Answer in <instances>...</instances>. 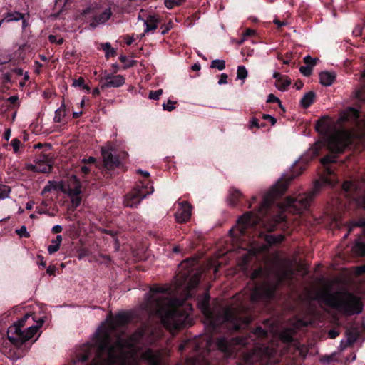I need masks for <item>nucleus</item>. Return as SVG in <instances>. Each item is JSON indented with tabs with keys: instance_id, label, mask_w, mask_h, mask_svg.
Returning <instances> with one entry per match:
<instances>
[{
	"instance_id": "bf43d9fd",
	"label": "nucleus",
	"mask_w": 365,
	"mask_h": 365,
	"mask_svg": "<svg viewBox=\"0 0 365 365\" xmlns=\"http://www.w3.org/2000/svg\"><path fill=\"white\" fill-rule=\"evenodd\" d=\"M252 127H257V128H259V121L256 118H253L252 120H251V123H250V128H252Z\"/></svg>"
},
{
	"instance_id": "b1692460",
	"label": "nucleus",
	"mask_w": 365,
	"mask_h": 365,
	"mask_svg": "<svg viewBox=\"0 0 365 365\" xmlns=\"http://www.w3.org/2000/svg\"><path fill=\"white\" fill-rule=\"evenodd\" d=\"M294 333H295L294 329L287 328V329H284L281 332L280 337L283 341L289 343V342L292 341Z\"/></svg>"
},
{
	"instance_id": "c756f323",
	"label": "nucleus",
	"mask_w": 365,
	"mask_h": 365,
	"mask_svg": "<svg viewBox=\"0 0 365 365\" xmlns=\"http://www.w3.org/2000/svg\"><path fill=\"white\" fill-rule=\"evenodd\" d=\"M210 67L212 68H217L219 71H222L225 68V61L221 59H215L211 62Z\"/></svg>"
},
{
	"instance_id": "f257e3e1",
	"label": "nucleus",
	"mask_w": 365,
	"mask_h": 365,
	"mask_svg": "<svg viewBox=\"0 0 365 365\" xmlns=\"http://www.w3.org/2000/svg\"><path fill=\"white\" fill-rule=\"evenodd\" d=\"M129 316L124 312L118 313L108 319L106 326L98 329L93 344H84L77 354V361H85L95 351L96 356L91 365H139L140 360L148 365H160L161 354L159 351L147 349L138 357V350L135 346L143 344L145 334L144 328L137 329L127 339L121 336L116 338L113 344L110 336L114 331L129 322Z\"/></svg>"
},
{
	"instance_id": "f3484780",
	"label": "nucleus",
	"mask_w": 365,
	"mask_h": 365,
	"mask_svg": "<svg viewBox=\"0 0 365 365\" xmlns=\"http://www.w3.org/2000/svg\"><path fill=\"white\" fill-rule=\"evenodd\" d=\"M273 78L276 79L275 86L280 91H285L291 84L290 78L279 73L274 72L273 73Z\"/></svg>"
},
{
	"instance_id": "4d7b16f0",
	"label": "nucleus",
	"mask_w": 365,
	"mask_h": 365,
	"mask_svg": "<svg viewBox=\"0 0 365 365\" xmlns=\"http://www.w3.org/2000/svg\"><path fill=\"white\" fill-rule=\"evenodd\" d=\"M19 98L17 96H12L8 98L7 101L10 103L14 104L18 102Z\"/></svg>"
},
{
	"instance_id": "6e6d98bb",
	"label": "nucleus",
	"mask_w": 365,
	"mask_h": 365,
	"mask_svg": "<svg viewBox=\"0 0 365 365\" xmlns=\"http://www.w3.org/2000/svg\"><path fill=\"white\" fill-rule=\"evenodd\" d=\"M54 188V185L52 184L47 185L44 187L43 190H42V194H44L46 192H51Z\"/></svg>"
},
{
	"instance_id": "c03bdc74",
	"label": "nucleus",
	"mask_w": 365,
	"mask_h": 365,
	"mask_svg": "<svg viewBox=\"0 0 365 365\" xmlns=\"http://www.w3.org/2000/svg\"><path fill=\"white\" fill-rule=\"evenodd\" d=\"M71 198L73 206L77 207L78 206L80 205L81 199L79 195L71 196Z\"/></svg>"
},
{
	"instance_id": "0e129e2a",
	"label": "nucleus",
	"mask_w": 365,
	"mask_h": 365,
	"mask_svg": "<svg viewBox=\"0 0 365 365\" xmlns=\"http://www.w3.org/2000/svg\"><path fill=\"white\" fill-rule=\"evenodd\" d=\"M68 0H56V6H63Z\"/></svg>"
},
{
	"instance_id": "69168bd1",
	"label": "nucleus",
	"mask_w": 365,
	"mask_h": 365,
	"mask_svg": "<svg viewBox=\"0 0 365 365\" xmlns=\"http://www.w3.org/2000/svg\"><path fill=\"white\" fill-rule=\"evenodd\" d=\"M274 23L278 26V27H281V26H285L287 24V22L285 21H280L277 19H275L274 20Z\"/></svg>"
},
{
	"instance_id": "ea45409f",
	"label": "nucleus",
	"mask_w": 365,
	"mask_h": 365,
	"mask_svg": "<svg viewBox=\"0 0 365 365\" xmlns=\"http://www.w3.org/2000/svg\"><path fill=\"white\" fill-rule=\"evenodd\" d=\"M48 40H49V41L51 43H56L58 45H61L63 42V38H58L57 36H55V35H49Z\"/></svg>"
},
{
	"instance_id": "6e6552de",
	"label": "nucleus",
	"mask_w": 365,
	"mask_h": 365,
	"mask_svg": "<svg viewBox=\"0 0 365 365\" xmlns=\"http://www.w3.org/2000/svg\"><path fill=\"white\" fill-rule=\"evenodd\" d=\"M31 318L34 321V317L30 314H26L21 319L15 322L8 328V339L15 345H19L31 339L37 332L38 329L43 325L44 320L41 318L36 321V325H30L23 330L25 322Z\"/></svg>"
},
{
	"instance_id": "8fccbe9b",
	"label": "nucleus",
	"mask_w": 365,
	"mask_h": 365,
	"mask_svg": "<svg viewBox=\"0 0 365 365\" xmlns=\"http://www.w3.org/2000/svg\"><path fill=\"white\" fill-rule=\"evenodd\" d=\"M339 334V331L336 330V329H331L328 331V335L329 336V338L331 339H335L336 338Z\"/></svg>"
},
{
	"instance_id": "2eb2a0df",
	"label": "nucleus",
	"mask_w": 365,
	"mask_h": 365,
	"mask_svg": "<svg viewBox=\"0 0 365 365\" xmlns=\"http://www.w3.org/2000/svg\"><path fill=\"white\" fill-rule=\"evenodd\" d=\"M179 208L175 214L176 220L178 222H185L187 221L192 214V206L186 201L178 202Z\"/></svg>"
},
{
	"instance_id": "680f3d73",
	"label": "nucleus",
	"mask_w": 365,
	"mask_h": 365,
	"mask_svg": "<svg viewBox=\"0 0 365 365\" xmlns=\"http://www.w3.org/2000/svg\"><path fill=\"white\" fill-rule=\"evenodd\" d=\"M254 33H255L254 30L247 29L243 34V36L246 38L247 36L252 35Z\"/></svg>"
},
{
	"instance_id": "13d9d810",
	"label": "nucleus",
	"mask_w": 365,
	"mask_h": 365,
	"mask_svg": "<svg viewBox=\"0 0 365 365\" xmlns=\"http://www.w3.org/2000/svg\"><path fill=\"white\" fill-rule=\"evenodd\" d=\"M56 270V268L53 266H49L48 268H47V270H46V272L49 274V275H53L54 274Z\"/></svg>"
},
{
	"instance_id": "aec40b11",
	"label": "nucleus",
	"mask_w": 365,
	"mask_h": 365,
	"mask_svg": "<svg viewBox=\"0 0 365 365\" xmlns=\"http://www.w3.org/2000/svg\"><path fill=\"white\" fill-rule=\"evenodd\" d=\"M62 242V236L58 235L55 239L52 240L51 245L48 247V252L49 255H53L56 252L61 246Z\"/></svg>"
},
{
	"instance_id": "4be33fe9",
	"label": "nucleus",
	"mask_w": 365,
	"mask_h": 365,
	"mask_svg": "<svg viewBox=\"0 0 365 365\" xmlns=\"http://www.w3.org/2000/svg\"><path fill=\"white\" fill-rule=\"evenodd\" d=\"M315 98V93L313 91H309L304 94V96L301 99V106L303 108H308L314 102Z\"/></svg>"
},
{
	"instance_id": "09e8293b",
	"label": "nucleus",
	"mask_w": 365,
	"mask_h": 365,
	"mask_svg": "<svg viewBox=\"0 0 365 365\" xmlns=\"http://www.w3.org/2000/svg\"><path fill=\"white\" fill-rule=\"evenodd\" d=\"M308 325V322H305L302 319H297L295 322V327L296 328H300L302 327H306Z\"/></svg>"
},
{
	"instance_id": "0eeeda50",
	"label": "nucleus",
	"mask_w": 365,
	"mask_h": 365,
	"mask_svg": "<svg viewBox=\"0 0 365 365\" xmlns=\"http://www.w3.org/2000/svg\"><path fill=\"white\" fill-rule=\"evenodd\" d=\"M324 300L329 307L347 316L359 314L363 310L361 299L350 292L327 293Z\"/></svg>"
},
{
	"instance_id": "f03ea898",
	"label": "nucleus",
	"mask_w": 365,
	"mask_h": 365,
	"mask_svg": "<svg viewBox=\"0 0 365 365\" xmlns=\"http://www.w3.org/2000/svg\"><path fill=\"white\" fill-rule=\"evenodd\" d=\"M294 178L295 175L283 176L264 196L262 203L258 210L256 212L252 211L245 213L238 219L237 225L230 230V234L236 240H244L243 237L247 234V230L260 222L267 230L273 231L277 224L285 220L284 211L294 214L301 213L309 207L314 197L319 193L324 185L333 187L337 182L331 177H322L320 180L315 182L313 189L309 192L299 194L294 198L287 197L284 202L277 205L279 212L276 215L269 216L268 212L274 199L284 193L289 182Z\"/></svg>"
},
{
	"instance_id": "f8f14e48",
	"label": "nucleus",
	"mask_w": 365,
	"mask_h": 365,
	"mask_svg": "<svg viewBox=\"0 0 365 365\" xmlns=\"http://www.w3.org/2000/svg\"><path fill=\"white\" fill-rule=\"evenodd\" d=\"M180 277L184 278L183 282H179L178 287H180L185 284V299H186L192 296L191 291L194 289L199 284L200 279V274L195 272L192 274L187 275V272L181 274Z\"/></svg>"
},
{
	"instance_id": "cd10ccee",
	"label": "nucleus",
	"mask_w": 365,
	"mask_h": 365,
	"mask_svg": "<svg viewBox=\"0 0 365 365\" xmlns=\"http://www.w3.org/2000/svg\"><path fill=\"white\" fill-rule=\"evenodd\" d=\"M102 49L105 51V56L106 58L116 55V51L111 47V44L108 42L101 44Z\"/></svg>"
},
{
	"instance_id": "ddd939ff",
	"label": "nucleus",
	"mask_w": 365,
	"mask_h": 365,
	"mask_svg": "<svg viewBox=\"0 0 365 365\" xmlns=\"http://www.w3.org/2000/svg\"><path fill=\"white\" fill-rule=\"evenodd\" d=\"M242 339L235 337L231 340H227L225 337L218 338L216 341L217 348L225 354L226 356H230L234 352L233 346L235 344H244Z\"/></svg>"
},
{
	"instance_id": "a878e982",
	"label": "nucleus",
	"mask_w": 365,
	"mask_h": 365,
	"mask_svg": "<svg viewBox=\"0 0 365 365\" xmlns=\"http://www.w3.org/2000/svg\"><path fill=\"white\" fill-rule=\"evenodd\" d=\"M343 190L346 193L347 197L354 199V196L351 194L352 190L356 189V185L351 181H346L342 185Z\"/></svg>"
},
{
	"instance_id": "7ed1b4c3",
	"label": "nucleus",
	"mask_w": 365,
	"mask_h": 365,
	"mask_svg": "<svg viewBox=\"0 0 365 365\" xmlns=\"http://www.w3.org/2000/svg\"><path fill=\"white\" fill-rule=\"evenodd\" d=\"M168 289L155 287L145 294V303L143 309L150 314H156L163 325L170 331L180 329L190 324V304H182L178 299L170 297Z\"/></svg>"
},
{
	"instance_id": "393cba45",
	"label": "nucleus",
	"mask_w": 365,
	"mask_h": 365,
	"mask_svg": "<svg viewBox=\"0 0 365 365\" xmlns=\"http://www.w3.org/2000/svg\"><path fill=\"white\" fill-rule=\"evenodd\" d=\"M24 19V14L19 11L8 12L4 18L2 19L4 21L11 22L13 21H19Z\"/></svg>"
},
{
	"instance_id": "603ef678",
	"label": "nucleus",
	"mask_w": 365,
	"mask_h": 365,
	"mask_svg": "<svg viewBox=\"0 0 365 365\" xmlns=\"http://www.w3.org/2000/svg\"><path fill=\"white\" fill-rule=\"evenodd\" d=\"M327 128V125L324 122H319L317 125V129L318 130H321L322 131H326Z\"/></svg>"
},
{
	"instance_id": "473e14b6",
	"label": "nucleus",
	"mask_w": 365,
	"mask_h": 365,
	"mask_svg": "<svg viewBox=\"0 0 365 365\" xmlns=\"http://www.w3.org/2000/svg\"><path fill=\"white\" fill-rule=\"evenodd\" d=\"M185 1V0H165V5L168 9H171L181 5Z\"/></svg>"
},
{
	"instance_id": "e433bc0d",
	"label": "nucleus",
	"mask_w": 365,
	"mask_h": 365,
	"mask_svg": "<svg viewBox=\"0 0 365 365\" xmlns=\"http://www.w3.org/2000/svg\"><path fill=\"white\" fill-rule=\"evenodd\" d=\"M304 62L306 66H310L313 68L316 64L317 58H313L309 55H307L304 58Z\"/></svg>"
},
{
	"instance_id": "9b49d317",
	"label": "nucleus",
	"mask_w": 365,
	"mask_h": 365,
	"mask_svg": "<svg viewBox=\"0 0 365 365\" xmlns=\"http://www.w3.org/2000/svg\"><path fill=\"white\" fill-rule=\"evenodd\" d=\"M53 163L51 156L42 154L34 160V163H26L25 168L27 170L35 173H48L52 170Z\"/></svg>"
},
{
	"instance_id": "3c124183",
	"label": "nucleus",
	"mask_w": 365,
	"mask_h": 365,
	"mask_svg": "<svg viewBox=\"0 0 365 365\" xmlns=\"http://www.w3.org/2000/svg\"><path fill=\"white\" fill-rule=\"evenodd\" d=\"M84 83V80L83 78L80 77L78 79L73 81V86H82Z\"/></svg>"
},
{
	"instance_id": "e2e57ef3",
	"label": "nucleus",
	"mask_w": 365,
	"mask_h": 365,
	"mask_svg": "<svg viewBox=\"0 0 365 365\" xmlns=\"http://www.w3.org/2000/svg\"><path fill=\"white\" fill-rule=\"evenodd\" d=\"M34 205V202L33 200H30L26 204V209L30 210L33 208Z\"/></svg>"
},
{
	"instance_id": "4c0bfd02",
	"label": "nucleus",
	"mask_w": 365,
	"mask_h": 365,
	"mask_svg": "<svg viewBox=\"0 0 365 365\" xmlns=\"http://www.w3.org/2000/svg\"><path fill=\"white\" fill-rule=\"evenodd\" d=\"M162 93H163V90L162 89H158V90H156V91H152L149 93V98L150 99L157 100L162 95Z\"/></svg>"
},
{
	"instance_id": "c9c22d12",
	"label": "nucleus",
	"mask_w": 365,
	"mask_h": 365,
	"mask_svg": "<svg viewBox=\"0 0 365 365\" xmlns=\"http://www.w3.org/2000/svg\"><path fill=\"white\" fill-rule=\"evenodd\" d=\"M16 232L20 237H29V233L26 230V226L23 225L19 229L16 230Z\"/></svg>"
},
{
	"instance_id": "1a4fd4ad",
	"label": "nucleus",
	"mask_w": 365,
	"mask_h": 365,
	"mask_svg": "<svg viewBox=\"0 0 365 365\" xmlns=\"http://www.w3.org/2000/svg\"><path fill=\"white\" fill-rule=\"evenodd\" d=\"M81 15L89 21L90 26L95 29L98 25L105 24L110 18L112 11L110 7L102 9L96 4L84 9Z\"/></svg>"
},
{
	"instance_id": "37998d69",
	"label": "nucleus",
	"mask_w": 365,
	"mask_h": 365,
	"mask_svg": "<svg viewBox=\"0 0 365 365\" xmlns=\"http://www.w3.org/2000/svg\"><path fill=\"white\" fill-rule=\"evenodd\" d=\"M175 103V102H173L170 100H168L166 103H163V109L165 110L171 111L175 108V106H174Z\"/></svg>"
},
{
	"instance_id": "5fc2aeb1",
	"label": "nucleus",
	"mask_w": 365,
	"mask_h": 365,
	"mask_svg": "<svg viewBox=\"0 0 365 365\" xmlns=\"http://www.w3.org/2000/svg\"><path fill=\"white\" fill-rule=\"evenodd\" d=\"M356 202H357V204H358L359 206H361L364 209H365V195H364V196H362V197H359V198L356 200Z\"/></svg>"
},
{
	"instance_id": "5701e85b",
	"label": "nucleus",
	"mask_w": 365,
	"mask_h": 365,
	"mask_svg": "<svg viewBox=\"0 0 365 365\" xmlns=\"http://www.w3.org/2000/svg\"><path fill=\"white\" fill-rule=\"evenodd\" d=\"M66 115V106L64 103L57 108L55 111L53 121L56 123H63Z\"/></svg>"
},
{
	"instance_id": "79ce46f5",
	"label": "nucleus",
	"mask_w": 365,
	"mask_h": 365,
	"mask_svg": "<svg viewBox=\"0 0 365 365\" xmlns=\"http://www.w3.org/2000/svg\"><path fill=\"white\" fill-rule=\"evenodd\" d=\"M81 192V189L80 185H76L73 188L69 190V195L70 196H76L79 195Z\"/></svg>"
},
{
	"instance_id": "6ab92c4d",
	"label": "nucleus",
	"mask_w": 365,
	"mask_h": 365,
	"mask_svg": "<svg viewBox=\"0 0 365 365\" xmlns=\"http://www.w3.org/2000/svg\"><path fill=\"white\" fill-rule=\"evenodd\" d=\"M144 25L145 26V29L143 35L157 29L158 19L155 16H149L147 20L144 21Z\"/></svg>"
},
{
	"instance_id": "39448f33",
	"label": "nucleus",
	"mask_w": 365,
	"mask_h": 365,
	"mask_svg": "<svg viewBox=\"0 0 365 365\" xmlns=\"http://www.w3.org/2000/svg\"><path fill=\"white\" fill-rule=\"evenodd\" d=\"M354 134L345 129H337L329 133L324 140L315 143L309 150L311 157L317 156L320 150L327 146L331 155H327L321 159L322 164L325 167V173L331 175L333 172L327 165L336 161L337 155L343 153L351 143Z\"/></svg>"
},
{
	"instance_id": "412c9836",
	"label": "nucleus",
	"mask_w": 365,
	"mask_h": 365,
	"mask_svg": "<svg viewBox=\"0 0 365 365\" xmlns=\"http://www.w3.org/2000/svg\"><path fill=\"white\" fill-rule=\"evenodd\" d=\"M352 252L357 256L365 255V243L362 242L360 239H357L355 241L354 245L352 247Z\"/></svg>"
},
{
	"instance_id": "a18cd8bd",
	"label": "nucleus",
	"mask_w": 365,
	"mask_h": 365,
	"mask_svg": "<svg viewBox=\"0 0 365 365\" xmlns=\"http://www.w3.org/2000/svg\"><path fill=\"white\" fill-rule=\"evenodd\" d=\"M254 334L259 336H265L267 334V331L263 329L262 327H257L255 329Z\"/></svg>"
},
{
	"instance_id": "49530a36",
	"label": "nucleus",
	"mask_w": 365,
	"mask_h": 365,
	"mask_svg": "<svg viewBox=\"0 0 365 365\" xmlns=\"http://www.w3.org/2000/svg\"><path fill=\"white\" fill-rule=\"evenodd\" d=\"M263 119L269 120L272 125H274L277 122L276 118L269 114H264Z\"/></svg>"
},
{
	"instance_id": "864d4df0",
	"label": "nucleus",
	"mask_w": 365,
	"mask_h": 365,
	"mask_svg": "<svg viewBox=\"0 0 365 365\" xmlns=\"http://www.w3.org/2000/svg\"><path fill=\"white\" fill-rule=\"evenodd\" d=\"M62 230H63L62 226L60 225H54L51 229V231L53 233H60L62 232Z\"/></svg>"
},
{
	"instance_id": "c85d7f7f",
	"label": "nucleus",
	"mask_w": 365,
	"mask_h": 365,
	"mask_svg": "<svg viewBox=\"0 0 365 365\" xmlns=\"http://www.w3.org/2000/svg\"><path fill=\"white\" fill-rule=\"evenodd\" d=\"M241 195H242V194L238 190L232 188L230 190V197H229L230 204L232 205H235L237 202V200L241 197Z\"/></svg>"
},
{
	"instance_id": "f704fd0d",
	"label": "nucleus",
	"mask_w": 365,
	"mask_h": 365,
	"mask_svg": "<svg viewBox=\"0 0 365 365\" xmlns=\"http://www.w3.org/2000/svg\"><path fill=\"white\" fill-rule=\"evenodd\" d=\"M300 73L304 76H309L312 73V68L310 66H303L299 68Z\"/></svg>"
},
{
	"instance_id": "72a5a7b5",
	"label": "nucleus",
	"mask_w": 365,
	"mask_h": 365,
	"mask_svg": "<svg viewBox=\"0 0 365 365\" xmlns=\"http://www.w3.org/2000/svg\"><path fill=\"white\" fill-rule=\"evenodd\" d=\"M364 226H365V219L364 218L360 219L357 222H351L350 225L349 229V232L344 235V237L346 238L348 237V235L349 234V232L352 230V229L354 227H364Z\"/></svg>"
},
{
	"instance_id": "9d476101",
	"label": "nucleus",
	"mask_w": 365,
	"mask_h": 365,
	"mask_svg": "<svg viewBox=\"0 0 365 365\" xmlns=\"http://www.w3.org/2000/svg\"><path fill=\"white\" fill-rule=\"evenodd\" d=\"M153 192L154 188L152 185L148 187V184L145 185L144 182H140V183L125 196L124 204L126 207H137L143 199L145 198Z\"/></svg>"
},
{
	"instance_id": "423d86ee",
	"label": "nucleus",
	"mask_w": 365,
	"mask_h": 365,
	"mask_svg": "<svg viewBox=\"0 0 365 365\" xmlns=\"http://www.w3.org/2000/svg\"><path fill=\"white\" fill-rule=\"evenodd\" d=\"M245 309L242 305H232L212 310L207 302L205 301L201 304L202 312L213 327L225 322H230L235 330L245 328L252 321V317L245 314Z\"/></svg>"
},
{
	"instance_id": "7c9ffc66",
	"label": "nucleus",
	"mask_w": 365,
	"mask_h": 365,
	"mask_svg": "<svg viewBox=\"0 0 365 365\" xmlns=\"http://www.w3.org/2000/svg\"><path fill=\"white\" fill-rule=\"evenodd\" d=\"M247 70L244 66H239L237 70V78L245 80L247 77Z\"/></svg>"
},
{
	"instance_id": "2f4dec72",
	"label": "nucleus",
	"mask_w": 365,
	"mask_h": 365,
	"mask_svg": "<svg viewBox=\"0 0 365 365\" xmlns=\"http://www.w3.org/2000/svg\"><path fill=\"white\" fill-rule=\"evenodd\" d=\"M11 189L9 186L0 184V200H4L9 196Z\"/></svg>"
},
{
	"instance_id": "338daca9",
	"label": "nucleus",
	"mask_w": 365,
	"mask_h": 365,
	"mask_svg": "<svg viewBox=\"0 0 365 365\" xmlns=\"http://www.w3.org/2000/svg\"><path fill=\"white\" fill-rule=\"evenodd\" d=\"M35 66H36V72L39 73L41 68L43 66L42 64L38 61H35Z\"/></svg>"
},
{
	"instance_id": "a211bd4d",
	"label": "nucleus",
	"mask_w": 365,
	"mask_h": 365,
	"mask_svg": "<svg viewBox=\"0 0 365 365\" xmlns=\"http://www.w3.org/2000/svg\"><path fill=\"white\" fill-rule=\"evenodd\" d=\"M336 79L334 72L322 71L319 74L320 83L324 86H330Z\"/></svg>"
},
{
	"instance_id": "58836bf2",
	"label": "nucleus",
	"mask_w": 365,
	"mask_h": 365,
	"mask_svg": "<svg viewBox=\"0 0 365 365\" xmlns=\"http://www.w3.org/2000/svg\"><path fill=\"white\" fill-rule=\"evenodd\" d=\"M267 103H278L280 108H282V106L281 104V101L279 98L275 96L274 94L271 93L267 96Z\"/></svg>"
},
{
	"instance_id": "20e7f679",
	"label": "nucleus",
	"mask_w": 365,
	"mask_h": 365,
	"mask_svg": "<svg viewBox=\"0 0 365 365\" xmlns=\"http://www.w3.org/2000/svg\"><path fill=\"white\" fill-rule=\"evenodd\" d=\"M274 282H270L268 279L269 273L263 268L255 269L251 274V279H262L264 280L262 284H255L250 294L252 302L260 301H269L274 298L277 287L284 282L292 279L294 271L292 264H280L276 266L273 270Z\"/></svg>"
},
{
	"instance_id": "052dcab7",
	"label": "nucleus",
	"mask_w": 365,
	"mask_h": 365,
	"mask_svg": "<svg viewBox=\"0 0 365 365\" xmlns=\"http://www.w3.org/2000/svg\"><path fill=\"white\" fill-rule=\"evenodd\" d=\"M11 130L9 128V129H6L4 133V138L6 140H9L10 137H11Z\"/></svg>"
},
{
	"instance_id": "a19ab883",
	"label": "nucleus",
	"mask_w": 365,
	"mask_h": 365,
	"mask_svg": "<svg viewBox=\"0 0 365 365\" xmlns=\"http://www.w3.org/2000/svg\"><path fill=\"white\" fill-rule=\"evenodd\" d=\"M11 146L13 147L14 152L17 153L21 145V141L18 138H14L11 140Z\"/></svg>"
},
{
	"instance_id": "de8ad7c7",
	"label": "nucleus",
	"mask_w": 365,
	"mask_h": 365,
	"mask_svg": "<svg viewBox=\"0 0 365 365\" xmlns=\"http://www.w3.org/2000/svg\"><path fill=\"white\" fill-rule=\"evenodd\" d=\"M227 75L225 73H222L220 78L218 81L219 85L226 84L227 83Z\"/></svg>"
},
{
	"instance_id": "dca6fc26",
	"label": "nucleus",
	"mask_w": 365,
	"mask_h": 365,
	"mask_svg": "<svg viewBox=\"0 0 365 365\" xmlns=\"http://www.w3.org/2000/svg\"><path fill=\"white\" fill-rule=\"evenodd\" d=\"M101 154L104 165L107 168L113 169L120 164L118 158L113 154L109 148H102Z\"/></svg>"
},
{
	"instance_id": "774afa93",
	"label": "nucleus",
	"mask_w": 365,
	"mask_h": 365,
	"mask_svg": "<svg viewBox=\"0 0 365 365\" xmlns=\"http://www.w3.org/2000/svg\"><path fill=\"white\" fill-rule=\"evenodd\" d=\"M83 161L87 163H93L96 161V159L93 157H89L87 159H83Z\"/></svg>"
},
{
	"instance_id": "4468645a",
	"label": "nucleus",
	"mask_w": 365,
	"mask_h": 365,
	"mask_svg": "<svg viewBox=\"0 0 365 365\" xmlns=\"http://www.w3.org/2000/svg\"><path fill=\"white\" fill-rule=\"evenodd\" d=\"M125 82V78L122 75L113 76L105 72L102 79H101V89L108 88H118L122 86Z\"/></svg>"
},
{
	"instance_id": "bb28decb",
	"label": "nucleus",
	"mask_w": 365,
	"mask_h": 365,
	"mask_svg": "<svg viewBox=\"0 0 365 365\" xmlns=\"http://www.w3.org/2000/svg\"><path fill=\"white\" fill-rule=\"evenodd\" d=\"M284 239V236L282 235H264V240L269 245H275L281 242Z\"/></svg>"
}]
</instances>
